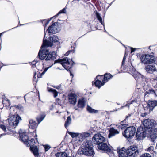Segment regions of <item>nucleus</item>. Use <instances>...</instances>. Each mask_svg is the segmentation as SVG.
<instances>
[{"label": "nucleus", "instance_id": "1", "mask_svg": "<svg viewBox=\"0 0 157 157\" xmlns=\"http://www.w3.org/2000/svg\"><path fill=\"white\" fill-rule=\"evenodd\" d=\"M42 48L39 51L38 56L40 59L43 60L45 59L46 61L54 60L56 58V55L54 51L50 52L49 53V51L47 49H44V47Z\"/></svg>", "mask_w": 157, "mask_h": 157}, {"label": "nucleus", "instance_id": "2", "mask_svg": "<svg viewBox=\"0 0 157 157\" xmlns=\"http://www.w3.org/2000/svg\"><path fill=\"white\" fill-rule=\"evenodd\" d=\"M93 146L91 141H87L85 143L84 147L78 153L80 155H85L87 156H91L94 154Z\"/></svg>", "mask_w": 157, "mask_h": 157}, {"label": "nucleus", "instance_id": "3", "mask_svg": "<svg viewBox=\"0 0 157 157\" xmlns=\"http://www.w3.org/2000/svg\"><path fill=\"white\" fill-rule=\"evenodd\" d=\"M57 62L60 63L63 67L67 70H69L71 68L72 65L75 64V63L72 59L71 60L69 59L67 57L64 58L62 59L55 61L54 64Z\"/></svg>", "mask_w": 157, "mask_h": 157}, {"label": "nucleus", "instance_id": "4", "mask_svg": "<svg viewBox=\"0 0 157 157\" xmlns=\"http://www.w3.org/2000/svg\"><path fill=\"white\" fill-rule=\"evenodd\" d=\"M141 61L144 64H151L155 63L157 58L152 55L143 54L140 57Z\"/></svg>", "mask_w": 157, "mask_h": 157}, {"label": "nucleus", "instance_id": "5", "mask_svg": "<svg viewBox=\"0 0 157 157\" xmlns=\"http://www.w3.org/2000/svg\"><path fill=\"white\" fill-rule=\"evenodd\" d=\"M45 33L44 34V38L43 44L42 45V48L44 46L46 47L51 46L53 45V43H59V39L57 36L56 35L51 36L49 37V41H48L45 38Z\"/></svg>", "mask_w": 157, "mask_h": 157}, {"label": "nucleus", "instance_id": "6", "mask_svg": "<svg viewBox=\"0 0 157 157\" xmlns=\"http://www.w3.org/2000/svg\"><path fill=\"white\" fill-rule=\"evenodd\" d=\"M143 124L144 128L147 129L152 128L153 127L157 125L156 122L154 120H150L149 119H144L143 120Z\"/></svg>", "mask_w": 157, "mask_h": 157}, {"label": "nucleus", "instance_id": "7", "mask_svg": "<svg viewBox=\"0 0 157 157\" xmlns=\"http://www.w3.org/2000/svg\"><path fill=\"white\" fill-rule=\"evenodd\" d=\"M136 129L134 126L127 128L123 133V136L126 138H129L134 136Z\"/></svg>", "mask_w": 157, "mask_h": 157}, {"label": "nucleus", "instance_id": "8", "mask_svg": "<svg viewBox=\"0 0 157 157\" xmlns=\"http://www.w3.org/2000/svg\"><path fill=\"white\" fill-rule=\"evenodd\" d=\"M15 117L14 115H13L7 119L9 125L14 127L17 125L19 121L21 120V117L18 114L17 115L15 120L14 121Z\"/></svg>", "mask_w": 157, "mask_h": 157}, {"label": "nucleus", "instance_id": "9", "mask_svg": "<svg viewBox=\"0 0 157 157\" xmlns=\"http://www.w3.org/2000/svg\"><path fill=\"white\" fill-rule=\"evenodd\" d=\"M127 152L128 156L136 157L139 154L138 148L135 146H132L127 149Z\"/></svg>", "mask_w": 157, "mask_h": 157}, {"label": "nucleus", "instance_id": "10", "mask_svg": "<svg viewBox=\"0 0 157 157\" xmlns=\"http://www.w3.org/2000/svg\"><path fill=\"white\" fill-rule=\"evenodd\" d=\"M146 131L145 129H144L141 127H139L137 129L136 135V139L138 140H140L143 139L146 136Z\"/></svg>", "mask_w": 157, "mask_h": 157}, {"label": "nucleus", "instance_id": "11", "mask_svg": "<svg viewBox=\"0 0 157 157\" xmlns=\"http://www.w3.org/2000/svg\"><path fill=\"white\" fill-rule=\"evenodd\" d=\"M105 138L100 133L95 134L92 138L93 142L98 145L99 144L105 141Z\"/></svg>", "mask_w": 157, "mask_h": 157}, {"label": "nucleus", "instance_id": "12", "mask_svg": "<svg viewBox=\"0 0 157 157\" xmlns=\"http://www.w3.org/2000/svg\"><path fill=\"white\" fill-rule=\"evenodd\" d=\"M60 30L57 22H55L50 26L47 29L49 33H56Z\"/></svg>", "mask_w": 157, "mask_h": 157}, {"label": "nucleus", "instance_id": "13", "mask_svg": "<svg viewBox=\"0 0 157 157\" xmlns=\"http://www.w3.org/2000/svg\"><path fill=\"white\" fill-rule=\"evenodd\" d=\"M132 75L138 82H141L143 79L142 75L137 72L135 69H132L130 71Z\"/></svg>", "mask_w": 157, "mask_h": 157}, {"label": "nucleus", "instance_id": "14", "mask_svg": "<svg viewBox=\"0 0 157 157\" xmlns=\"http://www.w3.org/2000/svg\"><path fill=\"white\" fill-rule=\"evenodd\" d=\"M20 138L22 141L24 142L25 144H27L28 142V137L26 135L25 131L20 129L19 131Z\"/></svg>", "mask_w": 157, "mask_h": 157}, {"label": "nucleus", "instance_id": "15", "mask_svg": "<svg viewBox=\"0 0 157 157\" xmlns=\"http://www.w3.org/2000/svg\"><path fill=\"white\" fill-rule=\"evenodd\" d=\"M97 147L98 149L100 150L107 151L109 152L111 151V149L108 146L106 143L102 142L98 145Z\"/></svg>", "mask_w": 157, "mask_h": 157}, {"label": "nucleus", "instance_id": "16", "mask_svg": "<svg viewBox=\"0 0 157 157\" xmlns=\"http://www.w3.org/2000/svg\"><path fill=\"white\" fill-rule=\"evenodd\" d=\"M85 101L84 99L82 98L78 100L77 107H74V109L75 110H77L78 111H80V110H82V109L85 107Z\"/></svg>", "mask_w": 157, "mask_h": 157}, {"label": "nucleus", "instance_id": "17", "mask_svg": "<svg viewBox=\"0 0 157 157\" xmlns=\"http://www.w3.org/2000/svg\"><path fill=\"white\" fill-rule=\"evenodd\" d=\"M77 95L74 93H70L68 95V99L69 103L71 104L75 105L77 102Z\"/></svg>", "mask_w": 157, "mask_h": 157}, {"label": "nucleus", "instance_id": "18", "mask_svg": "<svg viewBox=\"0 0 157 157\" xmlns=\"http://www.w3.org/2000/svg\"><path fill=\"white\" fill-rule=\"evenodd\" d=\"M146 70L148 73L152 74L154 72H157V68L155 65H149L146 67Z\"/></svg>", "mask_w": 157, "mask_h": 157}, {"label": "nucleus", "instance_id": "19", "mask_svg": "<svg viewBox=\"0 0 157 157\" xmlns=\"http://www.w3.org/2000/svg\"><path fill=\"white\" fill-rule=\"evenodd\" d=\"M100 76H97L95 79L96 81L94 83L95 86L99 88L104 85L105 83L100 79Z\"/></svg>", "mask_w": 157, "mask_h": 157}, {"label": "nucleus", "instance_id": "20", "mask_svg": "<svg viewBox=\"0 0 157 157\" xmlns=\"http://www.w3.org/2000/svg\"><path fill=\"white\" fill-rule=\"evenodd\" d=\"M90 136V133L87 132L78 133V139L80 141H82L86 138Z\"/></svg>", "mask_w": 157, "mask_h": 157}, {"label": "nucleus", "instance_id": "21", "mask_svg": "<svg viewBox=\"0 0 157 157\" xmlns=\"http://www.w3.org/2000/svg\"><path fill=\"white\" fill-rule=\"evenodd\" d=\"M117 152L119 157H127L128 156L127 152V149L126 150L124 147H123L121 149H117Z\"/></svg>", "mask_w": 157, "mask_h": 157}, {"label": "nucleus", "instance_id": "22", "mask_svg": "<svg viewBox=\"0 0 157 157\" xmlns=\"http://www.w3.org/2000/svg\"><path fill=\"white\" fill-rule=\"evenodd\" d=\"M147 106L149 108V110L151 111H152L154 108L157 106V101L156 100L148 101Z\"/></svg>", "mask_w": 157, "mask_h": 157}, {"label": "nucleus", "instance_id": "23", "mask_svg": "<svg viewBox=\"0 0 157 157\" xmlns=\"http://www.w3.org/2000/svg\"><path fill=\"white\" fill-rule=\"evenodd\" d=\"M119 131L113 128H111L109 130V133L108 135V137L110 138L114 136L115 135L118 134Z\"/></svg>", "mask_w": 157, "mask_h": 157}, {"label": "nucleus", "instance_id": "24", "mask_svg": "<svg viewBox=\"0 0 157 157\" xmlns=\"http://www.w3.org/2000/svg\"><path fill=\"white\" fill-rule=\"evenodd\" d=\"M112 77V75L110 74H105L104 76L101 75L100 77V79L102 80L105 83L107 82L110 78Z\"/></svg>", "mask_w": 157, "mask_h": 157}, {"label": "nucleus", "instance_id": "25", "mask_svg": "<svg viewBox=\"0 0 157 157\" xmlns=\"http://www.w3.org/2000/svg\"><path fill=\"white\" fill-rule=\"evenodd\" d=\"M30 149L36 157H38L39 153L37 146L30 147Z\"/></svg>", "mask_w": 157, "mask_h": 157}, {"label": "nucleus", "instance_id": "26", "mask_svg": "<svg viewBox=\"0 0 157 157\" xmlns=\"http://www.w3.org/2000/svg\"><path fill=\"white\" fill-rule=\"evenodd\" d=\"M145 90V96H146L147 94H154L155 96H157L156 94L157 92V90H154L152 89L149 88L148 90L147 89Z\"/></svg>", "mask_w": 157, "mask_h": 157}, {"label": "nucleus", "instance_id": "27", "mask_svg": "<svg viewBox=\"0 0 157 157\" xmlns=\"http://www.w3.org/2000/svg\"><path fill=\"white\" fill-rule=\"evenodd\" d=\"M29 128H36L37 126V124L35 121L33 120H30L29 121Z\"/></svg>", "mask_w": 157, "mask_h": 157}, {"label": "nucleus", "instance_id": "28", "mask_svg": "<svg viewBox=\"0 0 157 157\" xmlns=\"http://www.w3.org/2000/svg\"><path fill=\"white\" fill-rule=\"evenodd\" d=\"M87 111L90 113H98V111L97 110H95L92 109L91 107L89 105H87Z\"/></svg>", "mask_w": 157, "mask_h": 157}, {"label": "nucleus", "instance_id": "29", "mask_svg": "<svg viewBox=\"0 0 157 157\" xmlns=\"http://www.w3.org/2000/svg\"><path fill=\"white\" fill-rule=\"evenodd\" d=\"M151 130H150L151 131V132H153V134H152L151 135H150V136L151 137H152V136L153 137V139H152V140L153 142L154 141V138H155L157 136V128H155L153 129H151Z\"/></svg>", "mask_w": 157, "mask_h": 157}, {"label": "nucleus", "instance_id": "30", "mask_svg": "<svg viewBox=\"0 0 157 157\" xmlns=\"http://www.w3.org/2000/svg\"><path fill=\"white\" fill-rule=\"evenodd\" d=\"M56 157H68V155L65 152H58L55 154Z\"/></svg>", "mask_w": 157, "mask_h": 157}, {"label": "nucleus", "instance_id": "31", "mask_svg": "<svg viewBox=\"0 0 157 157\" xmlns=\"http://www.w3.org/2000/svg\"><path fill=\"white\" fill-rule=\"evenodd\" d=\"M48 90L49 92L52 93L54 94V96L55 98H56L57 96L58 92L56 90L49 87H48Z\"/></svg>", "mask_w": 157, "mask_h": 157}, {"label": "nucleus", "instance_id": "32", "mask_svg": "<svg viewBox=\"0 0 157 157\" xmlns=\"http://www.w3.org/2000/svg\"><path fill=\"white\" fill-rule=\"evenodd\" d=\"M71 119L70 116H68L67 117V120L64 124L65 127L67 128L71 124Z\"/></svg>", "mask_w": 157, "mask_h": 157}, {"label": "nucleus", "instance_id": "33", "mask_svg": "<svg viewBox=\"0 0 157 157\" xmlns=\"http://www.w3.org/2000/svg\"><path fill=\"white\" fill-rule=\"evenodd\" d=\"M96 16L98 20L104 26V22H103L101 17L100 14L98 12H96Z\"/></svg>", "mask_w": 157, "mask_h": 157}, {"label": "nucleus", "instance_id": "34", "mask_svg": "<svg viewBox=\"0 0 157 157\" xmlns=\"http://www.w3.org/2000/svg\"><path fill=\"white\" fill-rule=\"evenodd\" d=\"M45 115H40L37 117L36 119L38 123H40L44 118Z\"/></svg>", "mask_w": 157, "mask_h": 157}, {"label": "nucleus", "instance_id": "35", "mask_svg": "<svg viewBox=\"0 0 157 157\" xmlns=\"http://www.w3.org/2000/svg\"><path fill=\"white\" fill-rule=\"evenodd\" d=\"M147 151L150 152L151 154H153L155 152L154 151V147L153 146H150L147 149Z\"/></svg>", "mask_w": 157, "mask_h": 157}, {"label": "nucleus", "instance_id": "36", "mask_svg": "<svg viewBox=\"0 0 157 157\" xmlns=\"http://www.w3.org/2000/svg\"><path fill=\"white\" fill-rule=\"evenodd\" d=\"M69 134L73 138L75 137H76L78 139V133H76L72 132H70Z\"/></svg>", "mask_w": 157, "mask_h": 157}, {"label": "nucleus", "instance_id": "37", "mask_svg": "<svg viewBox=\"0 0 157 157\" xmlns=\"http://www.w3.org/2000/svg\"><path fill=\"white\" fill-rule=\"evenodd\" d=\"M66 10L65 8H63L62 10H61L59 12H58V13L55 16H57L59 15L61 13H66Z\"/></svg>", "mask_w": 157, "mask_h": 157}, {"label": "nucleus", "instance_id": "38", "mask_svg": "<svg viewBox=\"0 0 157 157\" xmlns=\"http://www.w3.org/2000/svg\"><path fill=\"white\" fill-rule=\"evenodd\" d=\"M136 101L134 100H133L130 101H128L127 102V104L125 105V107L128 106V107H129V105L130 104H132L134 102H136Z\"/></svg>", "mask_w": 157, "mask_h": 157}, {"label": "nucleus", "instance_id": "39", "mask_svg": "<svg viewBox=\"0 0 157 157\" xmlns=\"http://www.w3.org/2000/svg\"><path fill=\"white\" fill-rule=\"evenodd\" d=\"M127 126V124H121L120 125L118 126V127L120 129H123L125 127H126Z\"/></svg>", "mask_w": 157, "mask_h": 157}, {"label": "nucleus", "instance_id": "40", "mask_svg": "<svg viewBox=\"0 0 157 157\" xmlns=\"http://www.w3.org/2000/svg\"><path fill=\"white\" fill-rule=\"evenodd\" d=\"M0 128L5 132L6 131V126L3 124H0Z\"/></svg>", "mask_w": 157, "mask_h": 157}, {"label": "nucleus", "instance_id": "41", "mask_svg": "<svg viewBox=\"0 0 157 157\" xmlns=\"http://www.w3.org/2000/svg\"><path fill=\"white\" fill-rule=\"evenodd\" d=\"M140 157H151L149 153H144L142 154Z\"/></svg>", "mask_w": 157, "mask_h": 157}, {"label": "nucleus", "instance_id": "42", "mask_svg": "<svg viewBox=\"0 0 157 157\" xmlns=\"http://www.w3.org/2000/svg\"><path fill=\"white\" fill-rule=\"evenodd\" d=\"M44 147L45 151H47L51 147L49 145H44Z\"/></svg>", "mask_w": 157, "mask_h": 157}, {"label": "nucleus", "instance_id": "43", "mask_svg": "<svg viewBox=\"0 0 157 157\" xmlns=\"http://www.w3.org/2000/svg\"><path fill=\"white\" fill-rule=\"evenodd\" d=\"M53 65V64H52V65H51V66L49 67H47V68H45L44 69V71H43V72H42L41 73V76L42 75H44V73H45L46 72V71H47V70H48V69L49 68L51 67H52V65Z\"/></svg>", "mask_w": 157, "mask_h": 157}, {"label": "nucleus", "instance_id": "44", "mask_svg": "<svg viewBox=\"0 0 157 157\" xmlns=\"http://www.w3.org/2000/svg\"><path fill=\"white\" fill-rule=\"evenodd\" d=\"M126 57L124 55V56L123 60L122 62V65H121V67H122V66L124 65V64L125 61L126 59Z\"/></svg>", "mask_w": 157, "mask_h": 157}, {"label": "nucleus", "instance_id": "45", "mask_svg": "<svg viewBox=\"0 0 157 157\" xmlns=\"http://www.w3.org/2000/svg\"><path fill=\"white\" fill-rule=\"evenodd\" d=\"M6 101V104H7V105H10V101L8 99H4L3 100V103L4 104L5 103H6L5 102V101Z\"/></svg>", "mask_w": 157, "mask_h": 157}, {"label": "nucleus", "instance_id": "46", "mask_svg": "<svg viewBox=\"0 0 157 157\" xmlns=\"http://www.w3.org/2000/svg\"><path fill=\"white\" fill-rule=\"evenodd\" d=\"M29 141L31 143H30V144L32 145H34L35 144V141L33 139H31Z\"/></svg>", "mask_w": 157, "mask_h": 157}, {"label": "nucleus", "instance_id": "47", "mask_svg": "<svg viewBox=\"0 0 157 157\" xmlns=\"http://www.w3.org/2000/svg\"><path fill=\"white\" fill-rule=\"evenodd\" d=\"M130 48L131 49V53H132L133 52H134L136 50H138V48H133L131 47H130Z\"/></svg>", "mask_w": 157, "mask_h": 157}, {"label": "nucleus", "instance_id": "48", "mask_svg": "<svg viewBox=\"0 0 157 157\" xmlns=\"http://www.w3.org/2000/svg\"><path fill=\"white\" fill-rule=\"evenodd\" d=\"M54 88H55L56 89H59L61 88V86L60 85H58V86H53Z\"/></svg>", "mask_w": 157, "mask_h": 157}, {"label": "nucleus", "instance_id": "49", "mask_svg": "<svg viewBox=\"0 0 157 157\" xmlns=\"http://www.w3.org/2000/svg\"><path fill=\"white\" fill-rule=\"evenodd\" d=\"M147 115V113H142L141 114V116L143 117H144L146 116Z\"/></svg>", "mask_w": 157, "mask_h": 157}, {"label": "nucleus", "instance_id": "50", "mask_svg": "<svg viewBox=\"0 0 157 157\" xmlns=\"http://www.w3.org/2000/svg\"><path fill=\"white\" fill-rule=\"evenodd\" d=\"M73 52V51L71 50V51H68L65 54V56H68L70 52Z\"/></svg>", "mask_w": 157, "mask_h": 157}, {"label": "nucleus", "instance_id": "51", "mask_svg": "<svg viewBox=\"0 0 157 157\" xmlns=\"http://www.w3.org/2000/svg\"><path fill=\"white\" fill-rule=\"evenodd\" d=\"M37 63V62L36 61H33L32 63V64L33 65H35Z\"/></svg>", "mask_w": 157, "mask_h": 157}, {"label": "nucleus", "instance_id": "52", "mask_svg": "<svg viewBox=\"0 0 157 157\" xmlns=\"http://www.w3.org/2000/svg\"><path fill=\"white\" fill-rule=\"evenodd\" d=\"M52 19V18H50V19L49 20H47V22H46V23L47 24H48V23H49V21H50Z\"/></svg>", "mask_w": 157, "mask_h": 157}, {"label": "nucleus", "instance_id": "53", "mask_svg": "<svg viewBox=\"0 0 157 157\" xmlns=\"http://www.w3.org/2000/svg\"><path fill=\"white\" fill-rule=\"evenodd\" d=\"M6 133H4L1 134L0 136V138H1V137H2V136H3L6 135Z\"/></svg>", "mask_w": 157, "mask_h": 157}, {"label": "nucleus", "instance_id": "54", "mask_svg": "<svg viewBox=\"0 0 157 157\" xmlns=\"http://www.w3.org/2000/svg\"><path fill=\"white\" fill-rule=\"evenodd\" d=\"M131 116V115L130 114H128V115H127V116H126V119H127L128 118V117H130Z\"/></svg>", "mask_w": 157, "mask_h": 157}, {"label": "nucleus", "instance_id": "55", "mask_svg": "<svg viewBox=\"0 0 157 157\" xmlns=\"http://www.w3.org/2000/svg\"><path fill=\"white\" fill-rule=\"evenodd\" d=\"M3 33H0V40H1V34H2Z\"/></svg>", "mask_w": 157, "mask_h": 157}, {"label": "nucleus", "instance_id": "56", "mask_svg": "<svg viewBox=\"0 0 157 157\" xmlns=\"http://www.w3.org/2000/svg\"><path fill=\"white\" fill-rule=\"evenodd\" d=\"M48 25V24H47L46 23L45 24V27L46 26H47V25Z\"/></svg>", "mask_w": 157, "mask_h": 157}, {"label": "nucleus", "instance_id": "57", "mask_svg": "<svg viewBox=\"0 0 157 157\" xmlns=\"http://www.w3.org/2000/svg\"><path fill=\"white\" fill-rule=\"evenodd\" d=\"M35 75H34V78H36Z\"/></svg>", "mask_w": 157, "mask_h": 157}, {"label": "nucleus", "instance_id": "58", "mask_svg": "<svg viewBox=\"0 0 157 157\" xmlns=\"http://www.w3.org/2000/svg\"><path fill=\"white\" fill-rule=\"evenodd\" d=\"M43 21H46V20H44Z\"/></svg>", "mask_w": 157, "mask_h": 157}, {"label": "nucleus", "instance_id": "59", "mask_svg": "<svg viewBox=\"0 0 157 157\" xmlns=\"http://www.w3.org/2000/svg\"><path fill=\"white\" fill-rule=\"evenodd\" d=\"M156 147L157 148V144H156Z\"/></svg>", "mask_w": 157, "mask_h": 157}, {"label": "nucleus", "instance_id": "60", "mask_svg": "<svg viewBox=\"0 0 157 157\" xmlns=\"http://www.w3.org/2000/svg\"><path fill=\"white\" fill-rule=\"evenodd\" d=\"M22 25V24H20V25Z\"/></svg>", "mask_w": 157, "mask_h": 157}, {"label": "nucleus", "instance_id": "61", "mask_svg": "<svg viewBox=\"0 0 157 157\" xmlns=\"http://www.w3.org/2000/svg\"><path fill=\"white\" fill-rule=\"evenodd\" d=\"M24 98H25V96H24Z\"/></svg>", "mask_w": 157, "mask_h": 157}, {"label": "nucleus", "instance_id": "62", "mask_svg": "<svg viewBox=\"0 0 157 157\" xmlns=\"http://www.w3.org/2000/svg\"><path fill=\"white\" fill-rule=\"evenodd\" d=\"M71 75H72V74L71 73Z\"/></svg>", "mask_w": 157, "mask_h": 157}, {"label": "nucleus", "instance_id": "63", "mask_svg": "<svg viewBox=\"0 0 157 157\" xmlns=\"http://www.w3.org/2000/svg\"><path fill=\"white\" fill-rule=\"evenodd\" d=\"M118 105H119V103H117Z\"/></svg>", "mask_w": 157, "mask_h": 157}, {"label": "nucleus", "instance_id": "64", "mask_svg": "<svg viewBox=\"0 0 157 157\" xmlns=\"http://www.w3.org/2000/svg\"><path fill=\"white\" fill-rule=\"evenodd\" d=\"M58 111L56 112V113H58Z\"/></svg>", "mask_w": 157, "mask_h": 157}]
</instances>
